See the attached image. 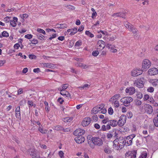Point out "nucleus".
Segmentation results:
<instances>
[{
    "mask_svg": "<svg viewBox=\"0 0 158 158\" xmlns=\"http://www.w3.org/2000/svg\"><path fill=\"white\" fill-rule=\"evenodd\" d=\"M133 100V99L130 97H125L122 98L120 101L123 103L124 106H128L130 103Z\"/></svg>",
    "mask_w": 158,
    "mask_h": 158,
    "instance_id": "nucleus-1",
    "label": "nucleus"
},
{
    "mask_svg": "<svg viewBox=\"0 0 158 158\" xmlns=\"http://www.w3.org/2000/svg\"><path fill=\"white\" fill-rule=\"evenodd\" d=\"M125 25L126 27L128 28L130 31H132L133 34L136 35L137 34L138 31L137 29L130 23L127 22L125 24Z\"/></svg>",
    "mask_w": 158,
    "mask_h": 158,
    "instance_id": "nucleus-2",
    "label": "nucleus"
},
{
    "mask_svg": "<svg viewBox=\"0 0 158 158\" xmlns=\"http://www.w3.org/2000/svg\"><path fill=\"white\" fill-rule=\"evenodd\" d=\"M144 83V79L141 78L135 80L134 84L135 86L139 88H142L143 86Z\"/></svg>",
    "mask_w": 158,
    "mask_h": 158,
    "instance_id": "nucleus-3",
    "label": "nucleus"
},
{
    "mask_svg": "<svg viewBox=\"0 0 158 158\" xmlns=\"http://www.w3.org/2000/svg\"><path fill=\"white\" fill-rule=\"evenodd\" d=\"M91 141L93 143L96 145L100 146L103 144L102 139L99 137H93Z\"/></svg>",
    "mask_w": 158,
    "mask_h": 158,
    "instance_id": "nucleus-4",
    "label": "nucleus"
},
{
    "mask_svg": "<svg viewBox=\"0 0 158 158\" xmlns=\"http://www.w3.org/2000/svg\"><path fill=\"white\" fill-rule=\"evenodd\" d=\"M151 63L149 60L145 59L143 61L142 68L143 69H148L151 66Z\"/></svg>",
    "mask_w": 158,
    "mask_h": 158,
    "instance_id": "nucleus-5",
    "label": "nucleus"
},
{
    "mask_svg": "<svg viewBox=\"0 0 158 158\" xmlns=\"http://www.w3.org/2000/svg\"><path fill=\"white\" fill-rule=\"evenodd\" d=\"M105 42L102 40H99L98 41L97 44V49L99 51L102 50L105 47Z\"/></svg>",
    "mask_w": 158,
    "mask_h": 158,
    "instance_id": "nucleus-6",
    "label": "nucleus"
},
{
    "mask_svg": "<svg viewBox=\"0 0 158 158\" xmlns=\"http://www.w3.org/2000/svg\"><path fill=\"white\" fill-rule=\"evenodd\" d=\"M126 116L124 115H122L119 118L118 122V125L120 126H123L126 122Z\"/></svg>",
    "mask_w": 158,
    "mask_h": 158,
    "instance_id": "nucleus-7",
    "label": "nucleus"
},
{
    "mask_svg": "<svg viewBox=\"0 0 158 158\" xmlns=\"http://www.w3.org/2000/svg\"><path fill=\"white\" fill-rule=\"evenodd\" d=\"M85 133V130L80 128L76 129L73 132V135L76 136H82Z\"/></svg>",
    "mask_w": 158,
    "mask_h": 158,
    "instance_id": "nucleus-8",
    "label": "nucleus"
},
{
    "mask_svg": "<svg viewBox=\"0 0 158 158\" xmlns=\"http://www.w3.org/2000/svg\"><path fill=\"white\" fill-rule=\"evenodd\" d=\"M148 74L151 76L156 75L158 74V70L155 68H151L148 70Z\"/></svg>",
    "mask_w": 158,
    "mask_h": 158,
    "instance_id": "nucleus-9",
    "label": "nucleus"
},
{
    "mask_svg": "<svg viewBox=\"0 0 158 158\" xmlns=\"http://www.w3.org/2000/svg\"><path fill=\"white\" fill-rule=\"evenodd\" d=\"M143 71L139 69H135L132 71V75L133 76H137L142 74Z\"/></svg>",
    "mask_w": 158,
    "mask_h": 158,
    "instance_id": "nucleus-10",
    "label": "nucleus"
},
{
    "mask_svg": "<svg viewBox=\"0 0 158 158\" xmlns=\"http://www.w3.org/2000/svg\"><path fill=\"white\" fill-rule=\"evenodd\" d=\"M126 13L124 12H120L114 13L111 16L112 17H120L123 18H126Z\"/></svg>",
    "mask_w": 158,
    "mask_h": 158,
    "instance_id": "nucleus-11",
    "label": "nucleus"
},
{
    "mask_svg": "<svg viewBox=\"0 0 158 158\" xmlns=\"http://www.w3.org/2000/svg\"><path fill=\"white\" fill-rule=\"evenodd\" d=\"M75 138L76 142L79 144L83 142L85 140V138L83 136H77Z\"/></svg>",
    "mask_w": 158,
    "mask_h": 158,
    "instance_id": "nucleus-12",
    "label": "nucleus"
},
{
    "mask_svg": "<svg viewBox=\"0 0 158 158\" xmlns=\"http://www.w3.org/2000/svg\"><path fill=\"white\" fill-rule=\"evenodd\" d=\"M91 121V119L89 117L85 118L83 119L82 123V125L83 127H86L89 125Z\"/></svg>",
    "mask_w": 158,
    "mask_h": 158,
    "instance_id": "nucleus-13",
    "label": "nucleus"
},
{
    "mask_svg": "<svg viewBox=\"0 0 158 158\" xmlns=\"http://www.w3.org/2000/svg\"><path fill=\"white\" fill-rule=\"evenodd\" d=\"M136 152L134 151L132 152H131L129 153H127L125 154L126 158H135L136 157Z\"/></svg>",
    "mask_w": 158,
    "mask_h": 158,
    "instance_id": "nucleus-14",
    "label": "nucleus"
},
{
    "mask_svg": "<svg viewBox=\"0 0 158 158\" xmlns=\"http://www.w3.org/2000/svg\"><path fill=\"white\" fill-rule=\"evenodd\" d=\"M27 152L32 157L35 156V155H37L38 152L36 150L33 148H31L28 149Z\"/></svg>",
    "mask_w": 158,
    "mask_h": 158,
    "instance_id": "nucleus-15",
    "label": "nucleus"
},
{
    "mask_svg": "<svg viewBox=\"0 0 158 158\" xmlns=\"http://www.w3.org/2000/svg\"><path fill=\"white\" fill-rule=\"evenodd\" d=\"M106 47L109 49H110V51L111 52L115 53L117 52V50L114 48H115V47L114 45L109 44H107L106 45Z\"/></svg>",
    "mask_w": 158,
    "mask_h": 158,
    "instance_id": "nucleus-16",
    "label": "nucleus"
},
{
    "mask_svg": "<svg viewBox=\"0 0 158 158\" xmlns=\"http://www.w3.org/2000/svg\"><path fill=\"white\" fill-rule=\"evenodd\" d=\"M125 92L127 93H129V95H132L135 92V89L134 87H130L126 89Z\"/></svg>",
    "mask_w": 158,
    "mask_h": 158,
    "instance_id": "nucleus-17",
    "label": "nucleus"
},
{
    "mask_svg": "<svg viewBox=\"0 0 158 158\" xmlns=\"http://www.w3.org/2000/svg\"><path fill=\"white\" fill-rule=\"evenodd\" d=\"M116 140L118 142V144H121L123 145H126L125 143V139L123 138V137H120L118 139H117Z\"/></svg>",
    "mask_w": 158,
    "mask_h": 158,
    "instance_id": "nucleus-18",
    "label": "nucleus"
},
{
    "mask_svg": "<svg viewBox=\"0 0 158 158\" xmlns=\"http://www.w3.org/2000/svg\"><path fill=\"white\" fill-rule=\"evenodd\" d=\"M109 124H110V125L113 127H116L118 124L117 121L114 119L109 120Z\"/></svg>",
    "mask_w": 158,
    "mask_h": 158,
    "instance_id": "nucleus-19",
    "label": "nucleus"
},
{
    "mask_svg": "<svg viewBox=\"0 0 158 158\" xmlns=\"http://www.w3.org/2000/svg\"><path fill=\"white\" fill-rule=\"evenodd\" d=\"M60 94L63 96L67 98H70L71 95L68 92L65 90H63L61 92H60Z\"/></svg>",
    "mask_w": 158,
    "mask_h": 158,
    "instance_id": "nucleus-20",
    "label": "nucleus"
},
{
    "mask_svg": "<svg viewBox=\"0 0 158 158\" xmlns=\"http://www.w3.org/2000/svg\"><path fill=\"white\" fill-rule=\"evenodd\" d=\"M18 19L17 17H14L12 20L10 21V24L13 27H15L17 25L16 22H17Z\"/></svg>",
    "mask_w": 158,
    "mask_h": 158,
    "instance_id": "nucleus-21",
    "label": "nucleus"
},
{
    "mask_svg": "<svg viewBox=\"0 0 158 158\" xmlns=\"http://www.w3.org/2000/svg\"><path fill=\"white\" fill-rule=\"evenodd\" d=\"M149 82L152 83L153 86H156L158 85V79H151L149 81Z\"/></svg>",
    "mask_w": 158,
    "mask_h": 158,
    "instance_id": "nucleus-22",
    "label": "nucleus"
},
{
    "mask_svg": "<svg viewBox=\"0 0 158 158\" xmlns=\"http://www.w3.org/2000/svg\"><path fill=\"white\" fill-rule=\"evenodd\" d=\"M56 26L57 28H60L61 29H64L65 28H67V25L65 23L63 24H56Z\"/></svg>",
    "mask_w": 158,
    "mask_h": 158,
    "instance_id": "nucleus-23",
    "label": "nucleus"
},
{
    "mask_svg": "<svg viewBox=\"0 0 158 158\" xmlns=\"http://www.w3.org/2000/svg\"><path fill=\"white\" fill-rule=\"evenodd\" d=\"M120 95L119 94H115L114 95L113 97L110 98L109 100V102H113V101L114 100H117L119 98V97H120Z\"/></svg>",
    "mask_w": 158,
    "mask_h": 158,
    "instance_id": "nucleus-24",
    "label": "nucleus"
},
{
    "mask_svg": "<svg viewBox=\"0 0 158 158\" xmlns=\"http://www.w3.org/2000/svg\"><path fill=\"white\" fill-rule=\"evenodd\" d=\"M39 131L42 134H45L47 131V130L44 129L42 125L39 126Z\"/></svg>",
    "mask_w": 158,
    "mask_h": 158,
    "instance_id": "nucleus-25",
    "label": "nucleus"
},
{
    "mask_svg": "<svg viewBox=\"0 0 158 158\" xmlns=\"http://www.w3.org/2000/svg\"><path fill=\"white\" fill-rule=\"evenodd\" d=\"M147 111L149 114H151L153 111L152 106L150 105H148V106L147 107Z\"/></svg>",
    "mask_w": 158,
    "mask_h": 158,
    "instance_id": "nucleus-26",
    "label": "nucleus"
},
{
    "mask_svg": "<svg viewBox=\"0 0 158 158\" xmlns=\"http://www.w3.org/2000/svg\"><path fill=\"white\" fill-rule=\"evenodd\" d=\"M73 119V118L72 117H68L64 118H62V120L65 122H70Z\"/></svg>",
    "mask_w": 158,
    "mask_h": 158,
    "instance_id": "nucleus-27",
    "label": "nucleus"
},
{
    "mask_svg": "<svg viewBox=\"0 0 158 158\" xmlns=\"http://www.w3.org/2000/svg\"><path fill=\"white\" fill-rule=\"evenodd\" d=\"M36 35L38 38L41 40H45V36L41 34L38 33H37Z\"/></svg>",
    "mask_w": 158,
    "mask_h": 158,
    "instance_id": "nucleus-28",
    "label": "nucleus"
},
{
    "mask_svg": "<svg viewBox=\"0 0 158 158\" xmlns=\"http://www.w3.org/2000/svg\"><path fill=\"white\" fill-rule=\"evenodd\" d=\"M132 140L131 139H127V137L125 139V143H126V146H128L132 144Z\"/></svg>",
    "mask_w": 158,
    "mask_h": 158,
    "instance_id": "nucleus-29",
    "label": "nucleus"
},
{
    "mask_svg": "<svg viewBox=\"0 0 158 158\" xmlns=\"http://www.w3.org/2000/svg\"><path fill=\"white\" fill-rule=\"evenodd\" d=\"M98 107H95L93 108L91 111V113L92 114H95L98 112Z\"/></svg>",
    "mask_w": 158,
    "mask_h": 158,
    "instance_id": "nucleus-30",
    "label": "nucleus"
},
{
    "mask_svg": "<svg viewBox=\"0 0 158 158\" xmlns=\"http://www.w3.org/2000/svg\"><path fill=\"white\" fill-rule=\"evenodd\" d=\"M2 38L3 37H9V33L6 31H3L2 34Z\"/></svg>",
    "mask_w": 158,
    "mask_h": 158,
    "instance_id": "nucleus-31",
    "label": "nucleus"
},
{
    "mask_svg": "<svg viewBox=\"0 0 158 158\" xmlns=\"http://www.w3.org/2000/svg\"><path fill=\"white\" fill-rule=\"evenodd\" d=\"M117 142V140H116V139H115L113 142V148H114V149H116V150H118V145H116V144H115V143Z\"/></svg>",
    "mask_w": 158,
    "mask_h": 158,
    "instance_id": "nucleus-32",
    "label": "nucleus"
},
{
    "mask_svg": "<svg viewBox=\"0 0 158 158\" xmlns=\"http://www.w3.org/2000/svg\"><path fill=\"white\" fill-rule=\"evenodd\" d=\"M116 38V36L115 35H110L108 37V39L109 41H113Z\"/></svg>",
    "mask_w": 158,
    "mask_h": 158,
    "instance_id": "nucleus-33",
    "label": "nucleus"
},
{
    "mask_svg": "<svg viewBox=\"0 0 158 158\" xmlns=\"http://www.w3.org/2000/svg\"><path fill=\"white\" fill-rule=\"evenodd\" d=\"M43 64L44 66L48 68H51L52 67V64L51 63H44Z\"/></svg>",
    "mask_w": 158,
    "mask_h": 158,
    "instance_id": "nucleus-34",
    "label": "nucleus"
},
{
    "mask_svg": "<svg viewBox=\"0 0 158 158\" xmlns=\"http://www.w3.org/2000/svg\"><path fill=\"white\" fill-rule=\"evenodd\" d=\"M85 34L91 38H92L94 36V35L88 31H85Z\"/></svg>",
    "mask_w": 158,
    "mask_h": 158,
    "instance_id": "nucleus-35",
    "label": "nucleus"
},
{
    "mask_svg": "<svg viewBox=\"0 0 158 158\" xmlns=\"http://www.w3.org/2000/svg\"><path fill=\"white\" fill-rule=\"evenodd\" d=\"M153 121L155 126L158 127V118H156L154 119Z\"/></svg>",
    "mask_w": 158,
    "mask_h": 158,
    "instance_id": "nucleus-36",
    "label": "nucleus"
},
{
    "mask_svg": "<svg viewBox=\"0 0 158 158\" xmlns=\"http://www.w3.org/2000/svg\"><path fill=\"white\" fill-rule=\"evenodd\" d=\"M15 116L16 118L20 119H21V114L20 112H16Z\"/></svg>",
    "mask_w": 158,
    "mask_h": 158,
    "instance_id": "nucleus-37",
    "label": "nucleus"
},
{
    "mask_svg": "<svg viewBox=\"0 0 158 158\" xmlns=\"http://www.w3.org/2000/svg\"><path fill=\"white\" fill-rule=\"evenodd\" d=\"M55 129L56 130H62L63 127L57 125L55 127Z\"/></svg>",
    "mask_w": 158,
    "mask_h": 158,
    "instance_id": "nucleus-38",
    "label": "nucleus"
},
{
    "mask_svg": "<svg viewBox=\"0 0 158 158\" xmlns=\"http://www.w3.org/2000/svg\"><path fill=\"white\" fill-rule=\"evenodd\" d=\"M37 31L38 32L40 33H42L44 35H45L46 34L45 31L44 30L41 29V28H37Z\"/></svg>",
    "mask_w": 158,
    "mask_h": 158,
    "instance_id": "nucleus-39",
    "label": "nucleus"
},
{
    "mask_svg": "<svg viewBox=\"0 0 158 158\" xmlns=\"http://www.w3.org/2000/svg\"><path fill=\"white\" fill-rule=\"evenodd\" d=\"M99 50H96L93 51L92 53V55L94 56H96L99 54Z\"/></svg>",
    "mask_w": 158,
    "mask_h": 158,
    "instance_id": "nucleus-40",
    "label": "nucleus"
},
{
    "mask_svg": "<svg viewBox=\"0 0 158 158\" xmlns=\"http://www.w3.org/2000/svg\"><path fill=\"white\" fill-rule=\"evenodd\" d=\"M147 156V154L146 153H143L141 156H140L139 158H146Z\"/></svg>",
    "mask_w": 158,
    "mask_h": 158,
    "instance_id": "nucleus-41",
    "label": "nucleus"
},
{
    "mask_svg": "<svg viewBox=\"0 0 158 158\" xmlns=\"http://www.w3.org/2000/svg\"><path fill=\"white\" fill-rule=\"evenodd\" d=\"M104 104H102L100 105L99 106H96L97 107H98V111L100 110H102L104 107Z\"/></svg>",
    "mask_w": 158,
    "mask_h": 158,
    "instance_id": "nucleus-42",
    "label": "nucleus"
},
{
    "mask_svg": "<svg viewBox=\"0 0 158 158\" xmlns=\"http://www.w3.org/2000/svg\"><path fill=\"white\" fill-rule=\"evenodd\" d=\"M114 111L113 109L111 107H110L108 109V113L109 114L112 115Z\"/></svg>",
    "mask_w": 158,
    "mask_h": 158,
    "instance_id": "nucleus-43",
    "label": "nucleus"
},
{
    "mask_svg": "<svg viewBox=\"0 0 158 158\" xmlns=\"http://www.w3.org/2000/svg\"><path fill=\"white\" fill-rule=\"evenodd\" d=\"M10 17L7 16L4 19V21L6 23H8L9 22V21L10 22V21H11L10 20Z\"/></svg>",
    "mask_w": 158,
    "mask_h": 158,
    "instance_id": "nucleus-44",
    "label": "nucleus"
},
{
    "mask_svg": "<svg viewBox=\"0 0 158 158\" xmlns=\"http://www.w3.org/2000/svg\"><path fill=\"white\" fill-rule=\"evenodd\" d=\"M126 115L128 118H130L132 117L133 115L131 112H129L127 113Z\"/></svg>",
    "mask_w": 158,
    "mask_h": 158,
    "instance_id": "nucleus-45",
    "label": "nucleus"
},
{
    "mask_svg": "<svg viewBox=\"0 0 158 158\" xmlns=\"http://www.w3.org/2000/svg\"><path fill=\"white\" fill-rule=\"evenodd\" d=\"M135 135L133 134L127 136V139H130L132 140L133 138H134L135 137Z\"/></svg>",
    "mask_w": 158,
    "mask_h": 158,
    "instance_id": "nucleus-46",
    "label": "nucleus"
},
{
    "mask_svg": "<svg viewBox=\"0 0 158 158\" xmlns=\"http://www.w3.org/2000/svg\"><path fill=\"white\" fill-rule=\"evenodd\" d=\"M113 135V134H112L110 133H109L107 134L106 137L108 139H110L112 137Z\"/></svg>",
    "mask_w": 158,
    "mask_h": 158,
    "instance_id": "nucleus-47",
    "label": "nucleus"
},
{
    "mask_svg": "<svg viewBox=\"0 0 158 158\" xmlns=\"http://www.w3.org/2000/svg\"><path fill=\"white\" fill-rule=\"evenodd\" d=\"M67 7L68 9H69V10H74L75 8V7L73 6H72L71 5H69L67 6Z\"/></svg>",
    "mask_w": 158,
    "mask_h": 158,
    "instance_id": "nucleus-48",
    "label": "nucleus"
},
{
    "mask_svg": "<svg viewBox=\"0 0 158 158\" xmlns=\"http://www.w3.org/2000/svg\"><path fill=\"white\" fill-rule=\"evenodd\" d=\"M25 37L26 38H27L28 39H30L32 38V35L31 34H27L25 35Z\"/></svg>",
    "mask_w": 158,
    "mask_h": 158,
    "instance_id": "nucleus-49",
    "label": "nucleus"
},
{
    "mask_svg": "<svg viewBox=\"0 0 158 158\" xmlns=\"http://www.w3.org/2000/svg\"><path fill=\"white\" fill-rule=\"evenodd\" d=\"M58 154L61 158H64V153L62 151H60L59 152Z\"/></svg>",
    "mask_w": 158,
    "mask_h": 158,
    "instance_id": "nucleus-50",
    "label": "nucleus"
},
{
    "mask_svg": "<svg viewBox=\"0 0 158 158\" xmlns=\"http://www.w3.org/2000/svg\"><path fill=\"white\" fill-rule=\"evenodd\" d=\"M38 43V41L36 39H34L31 41V43L33 44H36Z\"/></svg>",
    "mask_w": 158,
    "mask_h": 158,
    "instance_id": "nucleus-51",
    "label": "nucleus"
},
{
    "mask_svg": "<svg viewBox=\"0 0 158 158\" xmlns=\"http://www.w3.org/2000/svg\"><path fill=\"white\" fill-rule=\"evenodd\" d=\"M69 85L68 84H64L62 85V89L65 90L69 86Z\"/></svg>",
    "mask_w": 158,
    "mask_h": 158,
    "instance_id": "nucleus-52",
    "label": "nucleus"
},
{
    "mask_svg": "<svg viewBox=\"0 0 158 158\" xmlns=\"http://www.w3.org/2000/svg\"><path fill=\"white\" fill-rule=\"evenodd\" d=\"M27 103L29 105V107H32V106H33V103L32 101H28L27 102Z\"/></svg>",
    "mask_w": 158,
    "mask_h": 158,
    "instance_id": "nucleus-53",
    "label": "nucleus"
},
{
    "mask_svg": "<svg viewBox=\"0 0 158 158\" xmlns=\"http://www.w3.org/2000/svg\"><path fill=\"white\" fill-rule=\"evenodd\" d=\"M147 90L148 92L152 93L154 91V89L152 87H150L148 88Z\"/></svg>",
    "mask_w": 158,
    "mask_h": 158,
    "instance_id": "nucleus-54",
    "label": "nucleus"
},
{
    "mask_svg": "<svg viewBox=\"0 0 158 158\" xmlns=\"http://www.w3.org/2000/svg\"><path fill=\"white\" fill-rule=\"evenodd\" d=\"M81 45V41H77L75 44L76 46L79 47Z\"/></svg>",
    "mask_w": 158,
    "mask_h": 158,
    "instance_id": "nucleus-55",
    "label": "nucleus"
},
{
    "mask_svg": "<svg viewBox=\"0 0 158 158\" xmlns=\"http://www.w3.org/2000/svg\"><path fill=\"white\" fill-rule=\"evenodd\" d=\"M83 64L80 63H77L76 64V66L82 68L83 66Z\"/></svg>",
    "mask_w": 158,
    "mask_h": 158,
    "instance_id": "nucleus-56",
    "label": "nucleus"
},
{
    "mask_svg": "<svg viewBox=\"0 0 158 158\" xmlns=\"http://www.w3.org/2000/svg\"><path fill=\"white\" fill-rule=\"evenodd\" d=\"M114 106L116 107H118L119 106V103L118 101H116L114 102Z\"/></svg>",
    "mask_w": 158,
    "mask_h": 158,
    "instance_id": "nucleus-57",
    "label": "nucleus"
},
{
    "mask_svg": "<svg viewBox=\"0 0 158 158\" xmlns=\"http://www.w3.org/2000/svg\"><path fill=\"white\" fill-rule=\"evenodd\" d=\"M149 98V96L148 94H146L144 95L143 99L144 101L148 100Z\"/></svg>",
    "mask_w": 158,
    "mask_h": 158,
    "instance_id": "nucleus-58",
    "label": "nucleus"
},
{
    "mask_svg": "<svg viewBox=\"0 0 158 158\" xmlns=\"http://www.w3.org/2000/svg\"><path fill=\"white\" fill-rule=\"evenodd\" d=\"M34 72L36 73H38L39 72H40V69L39 68H37L36 69H34L33 70Z\"/></svg>",
    "mask_w": 158,
    "mask_h": 158,
    "instance_id": "nucleus-59",
    "label": "nucleus"
},
{
    "mask_svg": "<svg viewBox=\"0 0 158 158\" xmlns=\"http://www.w3.org/2000/svg\"><path fill=\"white\" fill-rule=\"evenodd\" d=\"M20 45L18 43H16L14 45V48L16 49H18Z\"/></svg>",
    "mask_w": 158,
    "mask_h": 158,
    "instance_id": "nucleus-60",
    "label": "nucleus"
},
{
    "mask_svg": "<svg viewBox=\"0 0 158 158\" xmlns=\"http://www.w3.org/2000/svg\"><path fill=\"white\" fill-rule=\"evenodd\" d=\"M118 144V150H119L121 149H122L124 147V145H122L121 144Z\"/></svg>",
    "mask_w": 158,
    "mask_h": 158,
    "instance_id": "nucleus-61",
    "label": "nucleus"
},
{
    "mask_svg": "<svg viewBox=\"0 0 158 158\" xmlns=\"http://www.w3.org/2000/svg\"><path fill=\"white\" fill-rule=\"evenodd\" d=\"M94 127L97 129H98L100 128V126L99 124L95 123L94 125Z\"/></svg>",
    "mask_w": 158,
    "mask_h": 158,
    "instance_id": "nucleus-62",
    "label": "nucleus"
},
{
    "mask_svg": "<svg viewBox=\"0 0 158 158\" xmlns=\"http://www.w3.org/2000/svg\"><path fill=\"white\" fill-rule=\"evenodd\" d=\"M58 101L60 104H62L64 102V100L61 98H59L58 99Z\"/></svg>",
    "mask_w": 158,
    "mask_h": 158,
    "instance_id": "nucleus-63",
    "label": "nucleus"
},
{
    "mask_svg": "<svg viewBox=\"0 0 158 158\" xmlns=\"http://www.w3.org/2000/svg\"><path fill=\"white\" fill-rule=\"evenodd\" d=\"M143 97V95L141 93H139V94H138V95H137V98L139 99L142 98Z\"/></svg>",
    "mask_w": 158,
    "mask_h": 158,
    "instance_id": "nucleus-64",
    "label": "nucleus"
}]
</instances>
